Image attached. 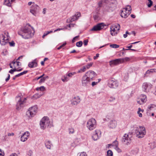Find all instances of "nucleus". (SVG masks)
I'll use <instances>...</instances> for the list:
<instances>
[{
  "mask_svg": "<svg viewBox=\"0 0 156 156\" xmlns=\"http://www.w3.org/2000/svg\"><path fill=\"white\" fill-rule=\"evenodd\" d=\"M117 2L116 0H100L98 3L97 9L99 10L103 7V11L112 12L116 8Z\"/></svg>",
  "mask_w": 156,
  "mask_h": 156,
  "instance_id": "obj_1",
  "label": "nucleus"
},
{
  "mask_svg": "<svg viewBox=\"0 0 156 156\" xmlns=\"http://www.w3.org/2000/svg\"><path fill=\"white\" fill-rule=\"evenodd\" d=\"M31 28L33 30H34L32 27H31ZM34 32V31L33 33H32L31 29L29 27L26 26L22 28L20 31L18 32V34L24 39H28L33 36Z\"/></svg>",
  "mask_w": 156,
  "mask_h": 156,
  "instance_id": "obj_2",
  "label": "nucleus"
},
{
  "mask_svg": "<svg viewBox=\"0 0 156 156\" xmlns=\"http://www.w3.org/2000/svg\"><path fill=\"white\" fill-rule=\"evenodd\" d=\"M26 100V98H23V96L21 94H19L16 96V100L17 101L16 109L17 110H19L24 106Z\"/></svg>",
  "mask_w": 156,
  "mask_h": 156,
  "instance_id": "obj_3",
  "label": "nucleus"
},
{
  "mask_svg": "<svg viewBox=\"0 0 156 156\" xmlns=\"http://www.w3.org/2000/svg\"><path fill=\"white\" fill-rule=\"evenodd\" d=\"M146 133L145 129L144 127L140 126V128H137L135 131L136 136L139 138H141L144 137Z\"/></svg>",
  "mask_w": 156,
  "mask_h": 156,
  "instance_id": "obj_4",
  "label": "nucleus"
},
{
  "mask_svg": "<svg viewBox=\"0 0 156 156\" xmlns=\"http://www.w3.org/2000/svg\"><path fill=\"white\" fill-rule=\"evenodd\" d=\"M50 122L49 120V118L47 116L44 117L41 121L40 125L41 129H44L46 127H50L49 125Z\"/></svg>",
  "mask_w": 156,
  "mask_h": 156,
  "instance_id": "obj_5",
  "label": "nucleus"
},
{
  "mask_svg": "<svg viewBox=\"0 0 156 156\" xmlns=\"http://www.w3.org/2000/svg\"><path fill=\"white\" fill-rule=\"evenodd\" d=\"M37 107L35 105L30 108L26 112V115L29 118L34 117L36 114Z\"/></svg>",
  "mask_w": 156,
  "mask_h": 156,
  "instance_id": "obj_6",
  "label": "nucleus"
},
{
  "mask_svg": "<svg viewBox=\"0 0 156 156\" xmlns=\"http://www.w3.org/2000/svg\"><path fill=\"white\" fill-rule=\"evenodd\" d=\"M96 122L94 118L90 119L87 123V127L90 130H93L96 127Z\"/></svg>",
  "mask_w": 156,
  "mask_h": 156,
  "instance_id": "obj_7",
  "label": "nucleus"
},
{
  "mask_svg": "<svg viewBox=\"0 0 156 156\" xmlns=\"http://www.w3.org/2000/svg\"><path fill=\"white\" fill-rule=\"evenodd\" d=\"M108 82V86L110 88H115L117 87L119 85L118 83L113 78L109 79Z\"/></svg>",
  "mask_w": 156,
  "mask_h": 156,
  "instance_id": "obj_8",
  "label": "nucleus"
},
{
  "mask_svg": "<svg viewBox=\"0 0 156 156\" xmlns=\"http://www.w3.org/2000/svg\"><path fill=\"white\" fill-rule=\"evenodd\" d=\"M131 134H125L122 138V142L124 144L128 145L131 142Z\"/></svg>",
  "mask_w": 156,
  "mask_h": 156,
  "instance_id": "obj_9",
  "label": "nucleus"
},
{
  "mask_svg": "<svg viewBox=\"0 0 156 156\" xmlns=\"http://www.w3.org/2000/svg\"><path fill=\"white\" fill-rule=\"evenodd\" d=\"M91 80L87 77L86 75H84L82 79V84L83 86L86 87L90 84Z\"/></svg>",
  "mask_w": 156,
  "mask_h": 156,
  "instance_id": "obj_10",
  "label": "nucleus"
},
{
  "mask_svg": "<svg viewBox=\"0 0 156 156\" xmlns=\"http://www.w3.org/2000/svg\"><path fill=\"white\" fill-rule=\"evenodd\" d=\"M152 85L149 83H144L142 86L143 90L147 93L149 92L152 88Z\"/></svg>",
  "mask_w": 156,
  "mask_h": 156,
  "instance_id": "obj_11",
  "label": "nucleus"
},
{
  "mask_svg": "<svg viewBox=\"0 0 156 156\" xmlns=\"http://www.w3.org/2000/svg\"><path fill=\"white\" fill-rule=\"evenodd\" d=\"M147 101V97L146 95L141 94L140 96V98H138L137 100L138 103L140 105L143 104Z\"/></svg>",
  "mask_w": 156,
  "mask_h": 156,
  "instance_id": "obj_12",
  "label": "nucleus"
},
{
  "mask_svg": "<svg viewBox=\"0 0 156 156\" xmlns=\"http://www.w3.org/2000/svg\"><path fill=\"white\" fill-rule=\"evenodd\" d=\"M81 16V14L80 12H77L74 15L70 17L67 20V23L72 22L75 20H77Z\"/></svg>",
  "mask_w": 156,
  "mask_h": 156,
  "instance_id": "obj_13",
  "label": "nucleus"
},
{
  "mask_svg": "<svg viewBox=\"0 0 156 156\" xmlns=\"http://www.w3.org/2000/svg\"><path fill=\"white\" fill-rule=\"evenodd\" d=\"M39 9V7L37 5L34 4L32 5L31 9L30 10V12L33 15H35L38 12Z\"/></svg>",
  "mask_w": 156,
  "mask_h": 156,
  "instance_id": "obj_14",
  "label": "nucleus"
},
{
  "mask_svg": "<svg viewBox=\"0 0 156 156\" xmlns=\"http://www.w3.org/2000/svg\"><path fill=\"white\" fill-rule=\"evenodd\" d=\"M101 132L99 130H95L92 136V138L94 140H96L101 137Z\"/></svg>",
  "mask_w": 156,
  "mask_h": 156,
  "instance_id": "obj_15",
  "label": "nucleus"
},
{
  "mask_svg": "<svg viewBox=\"0 0 156 156\" xmlns=\"http://www.w3.org/2000/svg\"><path fill=\"white\" fill-rule=\"evenodd\" d=\"M105 26L106 25H104L103 23H100L94 26L90 30L95 31L100 30L104 27V26Z\"/></svg>",
  "mask_w": 156,
  "mask_h": 156,
  "instance_id": "obj_16",
  "label": "nucleus"
},
{
  "mask_svg": "<svg viewBox=\"0 0 156 156\" xmlns=\"http://www.w3.org/2000/svg\"><path fill=\"white\" fill-rule=\"evenodd\" d=\"M96 75V73L95 72L93 71L90 70L86 73L84 75H86L87 77L91 81L93 80V79L95 75Z\"/></svg>",
  "mask_w": 156,
  "mask_h": 156,
  "instance_id": "obj_17",
  "label": "nucleus"
},
{
  "mask_svg": "<svg viewBox=\"0 0 156 156\" xmlns=\"http://www.w3.org/2000/svg\"><path fill=\"white\" fill-rule=\"evenodd\" d=\"M5 37L2 34L0 35V43L2 45H4L8 42V39H5Z\"/></svg>",
  "mask_w": 156,
  "mask_h": 156,
  "instance_id": "obj_18",
  "label": "nucleus"
},
{
  "mask_svg": "<svg viewBox=\"0 0 156 156\" xmlns=\"http://www.w3.org/2000/svg\"><path fill=\"white\" fill-rule=\"evenodd\" d=\"M121 63V58L116 59L109 62V64L111 66L117 65Z\"/></svg>",
  "mask_w": 156,
  "mask_h": 156,
  "instance_id": "obj_19",
  "label": "nucleus"
},
{
  "mask_svg": "<svg viewBox=\"0 0 156 156\" xmlns=\"http://www.w3.org/2000/svg\"><path fill=\"white\" fill-rule=\"evenodd\" d=\"M80 100L79 96L74 97L71 101L72 105H77L80 102Z\"/></svg>",
  "mask_w": 156,
  "mask_h": 156,
  "instance_id": "obj_20",
  "label": "nucleus"
},
{
  "mask_svg": "<svg viewBox=\"0 0 156 156\" xmlns=\"http://www.w3.org/2000/svg\"><path fill=\"white\" fill-rule=\"evenodd\" d=\"M30 136V133L27 131L23 133L21 137V140L23 142H25L27 140Z\"/></svg>",
  "mask_w": 156,
  "mask_h": 156,
  "instance_id": "obj_21",
  "label": "nucleus"
},
{
  "mask_svg": "<svg viewBox=\"0 0 156 156\" xmlns=\"http://www.w3.org/2000/svg\"><path fill=\"white\" fill-rule=\"evenodd\" d=\"M113 146H114L115 149L119 153L122 152L121 150L118 147V143L116 140L114 141L113 143Z\"/></svg>",
  "mask_w": 156,
  "mask_h": 156,
  "instance_id": "obj_22",
  "label": "nucleus"
},
{
  "mask_svg": "<svg viewBox=\"0 0 156 156\" xmlns=\"http://www.w3.org/2000/svg\"><path fill=\"white\" fill-rule=\"evenodd\" d=\"M37 66V62L36 61L35 59L32 62H30L28 65V66L30 68L36 67Z\"/></svg>",
  "mask_w": 156,
  "mask_h": 156,
  "instance_id": "obj_23",
  "label": "nucleus"
},
{
  "mask_svg": "<svg viewBox=\"0 0 156 156\" xmlns=\"http://www.w3.org/2000/svg\"><path fill=\"white\" fill-rule=\"evenodd\" d=\"M126 11H123L122 10L121 13V16L122 17L124 18H126L128 16H129L130 14L131 13V12H128L126 13Z\"/></svg>",
  "mask_w": 156,
  "mask_h": 156,
  "instance_id": "obj_24",
  "label": "nucleus"
},
{
  "mask_svg": "<svg viewBox=\"0 0 156 156\" xmlns=\"http://www.w3.org/2000/svg\"><path fill=\"white\" fill-rule=\"evenodd\" d=\"M155 69H150L147 70L145 73L144 77H146L148 76H149V74L153 73L155 71Z\"/></svg>",
  "mask_w": 156,
  "mask_h": 156,
  "instance_id": "obj_25",
  "label": "nucleus"
},
{
  "mask_svg": "<svg viewBox=\"0 0 156 156\" xmlns=\"http://www.w3.org/2000/svg\"><path fill=\"white\" fill-rule=\"evenodd\" d=\"M116 125V122L115 120H112L110 122L109 126L110 128H114L115 127Z\"/></svg>",
  "mask_w": 156,
  "mask_h": 156,
  "instance_id": "obj_26",
  "label": "nucleus"
},
{
  "mask_svg": "<svg viewBox=\"0 0 156 156\" xmlns=\"http://www.w3.org/2000/svg\"><path fill=\"white\" fill-rule=\"evenodd\" d=\"M15 0H4V4L8 6H11V2H14Z\"/></svg>",
  "mask_w": 156,
  "mask_h": 156,
  "instance_id": "obj_27",
  "label": "nucleus"
},
{
  "mask_svg": "<svg viewBox=\"0 0 156 156\" xmlns=\"http://www.w3.org/2000/svg\"><path fill=\"white\" fill-rule=\"evenodd\" d=\"M45 145L46 147L48 149H51V145H52L50 141H46L45 142Z\"/></svg>",
  "mask_w": 156,
  "mask_h": 156,
  "instance_id": "obj_28",
  "label": "nucleus"
},
{
  "mask_svg": "<svg viewBox=\"0 0 156 156\" xmlns=\"http://www.w3.org/2000/svg\"><path fill=\"white\" fill-rule=\"evenodd\" d=\"M28 72V71L25 70L22 72H21L17 75H16V77H18L21 76L23 75L24 74L27 73Z\"/></svg>",
  "mask_w": 156,
  "mask_h": 156,
  "instance_id": "obj_29",
  "label": "nucleus"
},
{
  "mask_svg": "<svg viewBox=\"0 0 156 156\" xmlns=\"http://www.w3.org/2000/svg\"><path fill=\"white\" fill-rule=\"evenodd\" d=\"M41 96V94H38L37 93L34 94L33 96V98L34 99H37L38 98H39Z\"/></svg>",
  "mask_w": 156,
  "mask_h": 156,
  "instance_id": "obj_30",
  "label": "nucleus"
},
{
  "mask_svg": "<svg viewBox=\"0 0 156 156\" xmlns=\"http://www.w3.org/2000/svg\"><path fill=\"white\" fill-rule=\"evenodd\" d=\"M126 11H128V12H131L132 10L131 7L130 5H127V7L125 9Z\"/></svg>",
  "mask_w": 156,
  "mask_h": 156,
  "instance_id": "obj_31",
  "label": "nucleus"
},
{
  "mask_svg": "<svg viewBox=\"0 0 156 156\" xmlns=\"http://www.w3.org/2000/svg\"><path fill=\"white\" fill-rule=\"evenodd\" d=\"M113 153L111 150H108L107 151V156H112Z\"/></svg>",
  "mask_w": 156,
  "mask_h": 156,
  "instance_id": "obj_32",
  "label": "nucleus"
},
{
  "mask_svg": "<svg viewBox=\"0 0 156 156\" xmlns=\"http://www.w3.org/2000/svg\"><path fill=\"white\" fill-rule=\"evenodd\" d=\"M83 44V42L81 41H80L77 42L76 44V46L78 47H81Z\"/></svg>",
  "mask_w": 156,
  "mask_h": 156,
  "instance_id": "obj_33",
  "label": "nucleus"
},
{
  "mask_svg": "<svg viewBox=\"0 0 156 156\" xmlns=\"http://www.w3.org/2000/svg\"><path fill=\"white\" fill-rule=\"evenodd\" d=\"M110 47L111 48H118L119 46L118 45L115 44H112L110 45Z\"/></svg>",
  "mask_w": 156,
  "mask_h": 156,
  "instance_id": "obj_34",
  "label": "nucleus"
},
{
  "mask_svg": "<svg viewBox=\"0 0 156 156\" xmlns=\"http://www.w3.org/2000/svg\"><path fill=\"white\" fill-rule=\"evenodd\" d=\"M67 76V75L66 76H64L63 77V78H62V80L63 82H66L69 80Z\"/></svg>",
  "mask_w": 156,
  "mask_h": 156,
  "instance_id": "obj_35",
  "label": "nucleus"
},
{
  "mask_svg": "<svg viewBox=\"0 0 156 156\" xmlns=\"http://www.w3.org/2000/svg\"><path fill=\"white\" fill-rule=\"evenodd\" d=\"M67 76V75L66 76H64L63 77V78H62V80L63 82H66L69 80Z\"/></svg>",
  "mask_w": 156,
  "mask_h": 156,
  "instance_id": "obj_36",
  "label": "nucleus"
},
{
  "mask_svg": "<svg viewBox=\"0 0 156 156\" xmlns=\"http://www.w3.org/2000/svg\"><path fill=\"white\" fill-rule=\"evenodd\" d=\"M67 76V75L66 76H64L63 77V78H62V80L63 82H66L69 80Z\"/></svg>",
  "mask_w": 156,
  "mask_h": 156,
  "instance_id": "obj_37",
  "label": "nucleus"
},
{
  "mask_svg": "<svg viewBox=\"0 0 156 156\" xmlns=\"http://www.w3.org/2000/svg\"><path fill=\"white\" fill-rule=\"evenodd\" d=\"M86 67L85 66H83V68L81 69L80 70H79L78 72L79 73H81V72H84L86 69Z\"/></svg>",
  "mask_w": 156,
  "mask_h": 156,
  "instance_id": "obj_38",
  "label": "nucleus"
},
{
  "mask_svg": "<svg viewBox=\"0 0 156 156\" xmlns=\"http://www.w3.org/2000/svg\"><path fill=\"white\" fill-rule=\"evenodd\" d=\"M156 106L153 104H151L148 106V108L150 110H151L152 109V108H154Z\"/></svg>",
  "mask_w": 156,
  "mask_h": 156,
  "instance_id": "obj_39",
  "label": "nucleus"
},
{
  "mask_svg": "<svg viewBox=\"0 0 156 156\" xmlns=\"http://www.w3.org/2000/svg\"><path fill=\"white\" fill-rule=\"evenodd\" d=\"M45 89V87L44 86H41L39 87H38L36 88V90H40L41 91H43Z\"/></svg>",
  "mask_w": 156,
  "mask_h": 156,
  "instance_id": "obj_40",
  "label": "nucleus"
},
{
  "mask_svg": "<svg viewBox=\"0 0 156 156\" xmlns=\"http://www.w3.org/2000/svg\"><path fill=\"white\" fill-rule=\"evenodd\" d=\"M7 43H9V45L10 46L14 47L15 45V43L13 41H12L11 42H9L8 41V42Z\"/></svg>",
  "mask_w": 156,
  "mask_h": 156,
  "instance_id": "obj_41",
  "label": "nucleus"
},
{
  "mask_svg": "<svg viewBox=\"0 0 156 156\" xmlns=\"http://www.w3.org/2000/svg\"><path fill=\"white\" fill-rule=\"evenodd\" d=\"M69 134H73L74 132V130L73 128H69Z\"/></svg>",
  "mask_w": 156,
  "mask_h": 156,
  "instance_id": "obj_42",
  "label": "nucleus"
},
{
  "mask_svg": "<svg viewBox=\"0 0 156 156\" xmlns=\"http://www.w3.org/2000/svg\"><path fill=\"white\" fill-rule=\"evenodd\" d=\"M75 74H76V73H75V72L70 73H69L67 74V76L69 77H72Z\"/></svg>",
  "mask_w": 156,
  "mask_h": 156,
  "instance_id": "obj_43",
  "label": "nucleus"
},
{
  "mask_svg": "<svg viewBox=\"0 0 156 156\" xmlns=\"http://www.w3.org/2000/svg\"><path fill=\"white\" fill-rule=\"evenodd\" d=\"M93 64V63L92 62H90L89 64H87V65L86 66H85L86 67V68H87V69L90 68V67H91L92 65Z\"/></svg>",
  "mask_w": 156,
  "mask_h": 156,
  "instance_id": "obj_44",
  "label": "nucleus"
},
{
  "mask_svg": "<svg viewBox=\"0 0 156 156\" xmlns=\"http://www.w3.org/2000/svg\"><path fill=\"white\" fill-rule=\"evenodd\" d=\"M45 80L44 79V78L43 77H42L41 79L40 80V81H39V83H44V82Z\"/></svg>",
  "mask_w": 156,
  "mask_h": 156,
  "instance_id": "obj_45",
  "label": "nucleus"
},
{
  "mask_svg": "<svg viewBox=\"0 0 156 156\" xmlns=\"http://www.w3.org/2000/svg\"><path fill=\"white\" fill-rule=\"evenodd\" d=\"M149 3H148L147 5L148 7L150 8L151 7V6L152 5L153 2L152 1L149 2Z\"/></svg>",
  "mask_w": 156,
  "mask_h": 156,
  "instance_id": "obj_46",
  "label": "nucleus"
},
{
  "mask_svg": "<svg viewBox=\"0 0 156 156\" xmlns=\"http://www.w3.org/2000/svg\"><path fill=\"white\" fill-rule=\"evenodd\" d=\"M88 39H86V40H84L83 41L84 45L85 46L87 45V44H88Z\"/></svg>",
  "mask_w": 156,
  "mask_h": 156,
  "instance_id": "obj_47",
  "label": "nucleus"
},
{
  "mask_svg": "<svg viewBox=\"0 0 156 156\" xmlns=\"http://www.w3.org/2000/svg\"><path fill=\"white\" fill-rule=\"evenodd\" d=\"M66 44V43H64L63 44L61 45L57 49L58 50L62 48V47L64 46Z\"/></svg>",
  "mask_w": 156,
  "mask_h": 156,
  "instance_id": "obj_48",
  "label": "nucleus"
},
{
  "mask_svg": "<svg viewBox=\"0 0 156 156\" xmlns=\"http://www.w3.org/2000/svg\"><path fill=\"white\" fill-rule=\"evenodd\" d=\"M98 83V82H95L94 81L93 82L91 83V85L92 87L94 86L95 85H97Z\"/></svg>",
  "mask_w": 156,
  "mask_h": 156,
  "instance_id": "obj_49",
  "label": "nucleus"
},
{
  "mask_svg": "<svg viewBox=\"0 0 156 156\" xmlns=\"http://www.w3.org/2000/svg\"><path fill=\"white\" fill-rule=\"evenodd\" d=\"M4 153L2 152L1 149H0V156H4Z\"/></svg>",
  "mask_w": 156,
  "mask_h": 156,
  "instance_id": "obj_50",
  "label": "nucleus"
},
{
  "mask_svg": "<svg viewBox=\"0 0 156 156\" xmlns=\"http://www.w3.org/2000/svg\"><path fill=\"white\" fill-rule=\"evenodd\" d=\"M44 74H43L42 75H41V76L38 77V78H36L34 80H39V79H41L42 77H43V76H44Z\"/></svg>",
  "mask_w": 156,
  "mask_h": 156,
  "instance_id": "obj_51",
  "label": "nucleus"
},
{
  "mask_svg": "<svg viewBox=\"0 0 156 156\" xmlns=\"http://www.w3.org/2000/svg\"><path fill=\"white\" fill-rule=\"evenodd\" d=\"M115 98L113 97H111L110 98V99L109 100V101L110 102L112 101H113L115 100Z\"/></svg>",
  "mask_w": 156,
  "mask_h": 156,
  "instance_id": "obj_52",
  "label": "nucleus"
},
{
  "mask_svg": "<svg viewBox=\"0 0 156 156\" xmlns=\"http://www.w3.org/2000/svg\"><path fill=\"white\" fill-rule=\"evenodd\" d=\"M79 36H76L75 37H74L73 39L72 40V42L74 43L75 41V40H76V38H78L79 37Z\"/></svg>",
  "mask_w": 156,
  "mask_h": 156,
  "instance_id": "obj_53",
  "label": "nucleus"
},
{
  "mask_svg": "<svg viewBox=\"0 0 156 156\" xmlns=\"http://www.w3.org/2000/svg\"><path fill=\"white\" fill-rule=\"evenodd\" d=\"M114 32L112 31H111V35H112V36H114V35L115 36L116 34H117V32H115V33H114Z\"/></svg>",
  "mask_w": 156,
  "mask_h": 156,
  "instance_id": "obj_54",
  "label": "nucleus"
},
{
  "mask_svg": "<svg viewBox=\"0 0 156 156\" xmlns=\"http://www.w3.org/2000/svg\"><path fill=\"white\" fill-rule=\"evenodd\" d=\"M99 54L98 53H97L96 54V56H94V60H95L97 59V58L99 57Z\"/></svg>",
  "mask_w": 156,
  "mask_h": 156,
  "instance_id": "obj_55",
  "label": "nucleus"
},
{
  "mask_svg": "<svg viewBox=\"0 0 156 156\" xmlns=\"http://www.w3.org/2000/svg\"><path fill=\"white\" fill-rule=\"evenodd\" d=\"M10 78V75L9 74H8V77L6 79L5 81L6 82H7L9 80Z\"/></svg>",
  "mask_w": 156,
  "mask_h": 156,
  "instance_id": "obj_56",
  "label": "nucleus"
},
{
  "mask_svg": "<svg viewBox=\"0 0 156 156\" xmlns=\"http://www.w3.org/2000/svg\"><path fill=\"white\" fill-rule=\"evenodd\" d=\"M93 17L94 20H96L97 19L98 16L97 15H95L93 16Z\"/></svg>",
  "mask_w": 156,
  "mask_h": 156,
  "instance_id": "obj_57",
  "label": "nucleus"
},
{
  "mask_svg": "<svg viewBox=\"0 0 156 156\" xmlns=\"http://www.w3.org/2000/svg\"><path fill=\"white\" fill-rule=\"evenodd\" d=\"M16 63L17 65L18 66H20L21 65V62L19 61H17Z\"/></svg>",
  "mask_w": 156,
  "mask_h": 156,
  "instance_id": "obj_58",
  "label": "nucleus"
},
{
  "mask_svg": "<svg viewBox=\"0 0 156 156\" xmlns=\"http://www.w3.org/2000/svg\"><path fill=\"white\" fill-rule=\"evenodd\" d=\"M8 135L9 136H13L14 135V133H8Z\"/></svg>",
  "mask_w": 156,
  "mask_h": 156,
  "instance_id": "obj_59",
  "label": "nucleus"
},
{
  "mask_svg": "<svg viewBox=\"0 0 156 156\" xmlns=\"http://www.w3.org/2000/svg\"><path fill=\"white\" fill-rule=\"evenodd\" d=\"M86 154L85 152H83L80 154V156H86Z\"/></svg>",
  "mask_w": 156,
  "mask_h": 156,
  "instance_id": "obj_60",
  "label": "nucleus"
},
{
  "mask_svg": "<svg viewBox=\"0 0 156 156\" xmlns=\"http://www.w3.org/2000/svg\"><path fill=\"white\" fill-rule=\"evenodd\" d=\"M117 27H118V28L117 29V30H119L120 29V25L119 24H117V25L115 27V28H117Z\"/></svg>",
  "mask_w": 156,
  "mask_h": 156,
  "instance_id": "obj_61",
  "label": "nucleus"
},
{
  "mask_svg": "<svg viewBox=\"0 0 156 156\" xmlns=\"http://www.w3.org/2000/svg\"><path fill=\"white\" fill-rule=\"evenodd\" d=\"M140 112H137V113L140 117H142V114Z\"/></svg>",
  "mask_w": 156,
  "mask_h": 156,
  "instance_id": "obj_62",
  "label": "nucleus"
},
{
  "mask_svg": "<svg viewBox=\"0 0 156 156\" xmlns=\"http://www.w3.org/2000/svg\"><path fill=\"white\" fill-rule=\"evenodd\" d=\"M9 73L11 74H13V73L14 72L12 69H11V70H10L9 71Z\"/></svg>",
  "mask_w": 156,
  "mask_h": 156,
  "instance_id": "obj_63",
  "label": "nucleus"
},
{
  "mask_svg": "<svg viewBox=\"0 0 156 156\" xmlns=\"http://www.w3.org/2000/svg\"><path fill=\"white\" fill-rule=\"evenodd\" d=\"M10 156H18L15 153L12 154Z\"/></svg>",
  "mask_w": 156,
  "mask_h": 156,
  "instance_id": "obj_64",
  "label": "nucleus"
}]
</instances>
